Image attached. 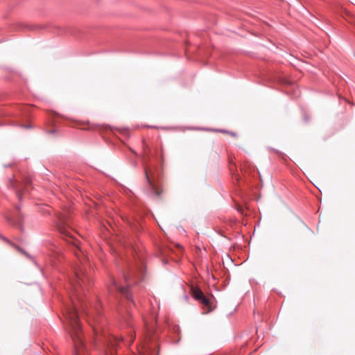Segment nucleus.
<instances>
[{
    "instance_id": "nucleus-21",
    "label": "nucleus",
    "mask_w": 355,
    "mask_h": 355,
    "mask_svg": "<svg viewBox=\"0 0 355 355\" xmlns=\"http://www.w3.org/2000/svg\"><path fill=\"white\" fill-rule=\"evenodd\" d=\"M175 330L178 331L179 330L178 327H175Z\"/></svg>"
},
{
    "instance_id": "nucleus-3",
    "label": "nucleus",
    "mask_w": 355,
    "mask_h": 355,
    "mask_svg": "<svg viewBox=\"0 0 355 355\" xmlns=\"http://www.w3.org/2000/svg\"><path fill=\"white\" fill-rule=\"evenodd\" d=\"M55 225L62 237L67 243L72 244L76 255L80 259L78 251L80 252H82L79 247L78 241L76 239L75 235L72 233V230L70 228L68 216L63 214H58L56 216Z\"/></svg>"
},
{
    "instance_id": "nucleus-4",
    "label": "nucleus",
    "mask_w": 355,
    "mask_h": 355,
    "mask_svg": "<svg viewBox=\"0 0 355 355\" xmlns=\"http://www.w3.org/2000/svg\"><path fill=\"white\" fill-rule=\"evenodd\" d=\"M159 345L154 329L146 324V336L144 342L137 348L134 355H158Z\"/></svg>"
},
{
    "instance_id": "nucleus-6",
    "label": "nucleus",
    "mask_w": 355,
    "mask_h": 355,
    "mask_svg": "<svg viewBox=\"0 0 355 355\" xmlns=\"http://www.w3.org/2000/svg\"><path fill=\"white\" fill-rule=\"evenodd\" d=\"M145 175L148 184L150 193L157 197L160 196L161 191L157 188L156 184L153 182V180L150 177L151 175L153 179L155 178V173L152 171L150 168H145Z\"/></svg>"
},
{
    "instance_id": "nucleus-22",
    "label": "nucleus",
    "mask_w": 355,
    "mask_h": 355,
    "mask_svg": "<svg viewBox=\"0 0 355 355\" xmlns=\"http://www.w3.org/2000/svg\"><path fill=\"white\" fill-rule=\"evenodd\" d=\"M1 238H2L3 240L6 241H8L6 238H4V237H3V236H2Z\"/></svg>"
},
{
    "instance_id": "nucleus-11",
    "label": "nucleus",
    "mask_w": 355,
    "mask_h": 355,
    "mask_svg": "<svg viewBox=\"0 0 355 355\" xmlns=\"http://www.w3.org/2000/svg\"><path fill=\"white\" fill-rule=\"evenodd\" d=\"M19 125L23 128V130H28L33 127V124L29 122L26 124H20Z\"/></svg>"
},
{
    "instance_id": "nucleus-13",
    "label": "nucleus",
    "mask_w": 355,
    "mask_h": 355,
    "mask_svg": "<svg viewBox=\"0 0 355 355\" xmlns=\"http://www.w3.org/2000/svg\"><path fill=\"white\" fill-rule=\"evenodd\" d=\"M279 156H280L282 159H286V157H287L285 154H284V153H279Z\"/></svg>"
},
{
    "instance_id": "nucleus-7",
    "label": "nucleus",
    "mask_w": 355,
    "mask_h": 355,
    "mask_svg": "<svg viewBox=\"0 0 355 355\" xmlns=\"http://www.w3.org/2000/svg\"><path fill=\"white\" fill-rule=\"evenodd\" d=\"M6 220L12 225L22 230L23 216L19 206L16 207L15 213L10 217H7Z\"/></svg>"
},
{
    "instance_id": "nucleus-16",
    "label": "nucleus",
    "mask_w": 355,
    "mask_h": 355,
    "mask_svg": "<svg viewBox=\"0 0 355 355\" xmlns=\"http://www.w3.org/2000/svg\"><path fill=\"white\" fill-rule=\"evenodd\" d=\"M17 196H18L19 199L21 200V195L18 191H17Z\"/></svg>"
},
{
    "instance_id": "nucleus-2",
    "label": "nucleus",
    "mask_w": 355,
    "mask_h": 355,
    "mask_svg": "<svg viewBox=\"0 0 355 355\" xmlns=\"http://www.w3.org/2000/svg\"><path fill=\"white\" fill-rule=\"evenodd\" d=\"M145 264L141 258L137 255L134 257V262L128 263L125 269L122 272V281L125 284L123 286L121 282H118L114 277H110L108 285L110 295L113 296L115 300L119 302V297H124L128 306H135V302L133 300L132 292L129 287L135 283H139L144 279L145 275Z\"/></svg>"
},
{
    "instance_id": "nucleus-14",
    "label": "nucleus",
    "mask_w": 355,
    "mask_h": 355,
    "mask_svg": "<svg viewBox=\"0 0 355 355\" xmlns=\"http://www.w3.org/2000/svg\"><path fill=\"white\" fill-rule=\"evenodd\" d=\"M196 130H202V131H215L214 130H209V129H196Z\"/></svg>"
},
{
    "instance_id": "nucleus-18",
    "label": "nucleus",
    "mask_w": 355,
    "mask_h": 355,
    "mask_svg": "<svg viewBox=\"0 0 355 355\" xmlns=\"http://www.w3.org/2000/svg\"><path fill=\"white\" fill-rule=\"evenodd\" d=\"M10 166H11V164L4 165V167H10Z\"/></svg>"
},
{
    "instance_id": "nucleus-8",
    "label": "nucleus",
    "mask_w": 355,
    "mask_h": 355,
    "mask_svg": "<svg viewBox=\"0 0 355 355\" xmlns=\"http://www.w3.org/2000/svg\"><path fill=\"white\" fill-rule=\"evenodd\" d=\"M121 320L124 325H125L127 327L132 328L131 316L128 308H125V313L122 314Z\"/></svg>"
},
{
    "instance_id": "nucleus-17",
    "label": "nucleus",
    "mask_w": 355,
    "mask_h": 355,
    "mask_svg": "<svg viewBox=\"0 0 355 355\" xmlns=\"http://www.w3.org/2000/svg\"><path fill=\"white\" fill-rule=\"evenodd\" d=\"M23 252L24 254H26L28 258H31V256H30L28 253H26V252Z\"/></svg>"
},
{
    "instance_id": "nucleus-1",
    "label": "nucleus",
    "mask_w": 355,
    "mask_h": 355,
    "mask_svg": "<svg viewBox=\"0 0 355 355\" xmlns=\"http://www.w3.org/2000/svg\"><path fill=\"white\" fill-rule=\"evenodd\" d=\"M80 261V265L73 268L72 277H69L72 293L70 296L71 304L66 306L64 313L69 332L74 343L76 355H80V350L85 349L79 320V309L86 315L92 328V345L98 352L97 355H114L116 345L120 341H123V338L119 339L105 331L107 321L101 313V302L96 301L93 304L85 300V291L90 284V279L83 261Z\"/></svg>"
},
{
    "instance_id": "nucleus-10",
    "label": "nucleus",
    "mask_w": 355,
    "mask_h": 355,
    "mask_svg": "<svg viewBox=\"0 0 355 355\" xmlns=\"http://www.w3.org/2000/svg\"><path fill=\"white\" fill-rule=\"evenodd\" d=\"M93 130L97 132H114L116 130V129H113L110 126L98 125ZM117 131H121V130L117 129Z\"/></svg>"
},
{
    "instance_id": "nucleus-15",
    "label": "nucleus",
    "mask_w": 355,
    "mask_h": 355,
    "mask_svg": "<svg viewBox=\"0 0 355 355\" xmlns=\"http://www.w3.org/2000/svg\"><path fill=\"white\" fill-rule=\"evenodd\" d=\"M143 145L144 148H148V145L146 144V141L144 139H143Z\"/></svg>"
},
{
    "instance_id": "nucleus-9",
    "label": "nucleus",
    "mask_w": 355,
    "mask_h": 355,
    "mask_svg": "<svg viewBox=\"0 0 355 355\" xmlns=\"http://www.w3.org/2000/svg\"><path fill=\"white\" fill-rule=\"evenodd\" d=\"M17 109V110L16 112L11 113V114L14 116H18L20 114H24L26 115L31 109V107L28 105H18Z\"/></svg>"
},
{
    "instance_id": "nucleus-20",
    "label": "nucleus",
    "mask_w": 355,
    "mask_h": 355,
    "mask_svg": "<svg viewBox=\"0 0 355 355\" xmlns=\"http://www.w3.org/2000/svg\"><path fill=\"white\" fill-rule=\"evenodd\" d=\"M49 133H55V131H54V130H51V131L49 132Z\"/></svg>"
},
{
    "instance_id": "nucleus-19",
    "label": "nucleus",
    "mask_w": 355,
    "mask_h": 355,
    "mask_svg": "<svg viewBox=\"0 0 355 355\" xmlns=\"http://www.w3.org/2000/svg\"><path fill=\"white\" fill-rule=\"evenodd\" d=\"M220 133H228V132H227V131H225V130H220Z\"/></svg>"
},
{
    "instance_id": "nucleus-5",
    "label": "nucleus",
    "mask_w": 355,
    "mask_h": 355,
    "mask_svg": "<svg viewBox=\"0 0 355 355\" xmlns=\"http://www.w3.org/2000/svg\"><path fill=\"white\" fill-rule=\"evenodd\" d=\"M192 296L203 305L206 313H209L212 310L210 300L205 296L204 293L199 288H192Z\"/></svg>"
},
{
    "instance_id": "nucleus-12",
    "label": "nucleus",
    "mask_w": 355,
    "mask_h": 355,
    "mask_svg": "<svg viewBox=\"0 0 355 355\" xmlns=\"http://www.w3.org/2000/svg\"><path fill=\"white\" fill-rule=\"evenodd\" d=\"M134 340H135V334L132 331H130L128 338L126 340V342L129 344H131L133 343Z\"/></svg>"
}]
</instances>
